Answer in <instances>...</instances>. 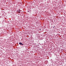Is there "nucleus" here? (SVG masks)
I'll return each instance as SVG.
<instances>
[{"label": "nucleus", "mask_w": 66, "mask_h": 66, "mask_svg": "<svg viewBox=\"0 0 66 66\" xmlns=\"http://www.w3.org/2000/svg\"><path fill=\"white\" fill-rule=\"evenodd\" d=\"M53 28H55V27L54 26V27H53Z\"/></svg>", "instance_id": "nucleus-4"}, {"label": "nucleus", "mask_w": 66, "mask_h": 66, "mask_svg": "<svg viewBox=\"0 0 66 66\" xmlns=\"http://www.w3.org/2000/svg\"><path fill=\"white\" fill-rule=\"evenodd\" d=\"M19 11L20 12V9H19Z\"/></svg>", "instance_id": "nucleus-3"}, {"label": "nucleus", "mask_w": 66, "mask_h": 66, "mask_svg": "<svg viewBox=\"0 0 66 66\" xmlns=\"http://www.w3.org/2000/svg\"><path fill=\"white\" fill-rule=\"evenodd\" d=\"M18 13H20V11H18Z\"/></svg>", "instance_id": "nucleus-2"}, {"label": "nucleus", "mask_w": 66, "mask_h": 66, "mask_svg": "<svg viewBox=\"0 0 66 66\" xmlns=\"http://www.w3.org/2000/svg\"><path fill=\"white\" fill-rule=\"evenodd\" d=\"M19 44L20 45H23V44H22L21 42H19Z\"/></svg>", "instance_id": "nucleus-1"}]
</instances>
